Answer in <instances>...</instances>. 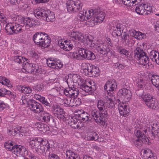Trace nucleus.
Listing matches in <instances>:
<instances>
[{
    "label": "nucleus",
    "instance_id": "nucleus-1",
    "mask_svg": "<svg viewBox=\"0 0 159 159\" xmlns=\"http://www.w3.org/2000/svg\"><path fill=\"white\" fill-rule=\"evenodd\" d=\"M145 85L137 84L138 90L136 93L141 99L144 104L148 108L156 110L158 106L157 102L155 97L150 93L142 94L143 92V89Z\"/></svg>",
    "mask_w": 159,
    "mask_h": 159
},
{
    "label": "nucleus",
    "instance_id": "nucleus-2",
    "mask_svg": "<svg viewBox=\"0 0 159 159\" xmlns=\"http://www.w3.org/2000/svg\"><path fill=\"white\" fill-rule=\"evenodd\" d=\"M69 39H70L66 40L63 43L61 41H59L58 43L61 48L66 51H69L73 47L72 43L75 40L81 42L84 40V36L82 34L77 31L72 32Z\"/></svg>",
    "mask_w": 159,
    "mask_h": 159
},
{
    "label": "nucleus",
    "instance_id": "nucleus-3",
    "mask_svg": "<svg viewBox=\"0 0 159 159\" xmlns=\"http://www.w3.org/2000/svg\"><path fill=\"white\" fill-rule=\"evenodd\" d=\"M95 12V11L93 9L87 10L85 12L81 11L77 17V18L81 21L87 20L90 19V20L86 22V25L89 27L93 26L96 24L98 23L95 17V15L94 16Z\"/></svg>",
    "mask_w": 159,
    "mask_h": 159
},
{
    "label": "nucleus",
    "instance_id": "nucleus-4",
    "mask_svg": "<svg viewBox=\"0 0 159 159\" xmlns=\"http://www.w3.org/2000/svg\"><path fill=\"white\" fill-rule=\"evenodd\" d=\"M134 58L138 61L144 68L148 69L151 63L149 62V58L147 53L140 48H136L134 51Z\"/></svg>",
    "mask_w": 159,
    "mask_h": 159
},
{
    "label": "nucleus",
    "instance_id": "nucleus-5",
    "mask_svg": "<svg viewBox=\"0 0 159 159\" xmlns=\"http://www.w3.org/2000/svg\"><path fill=\"white\" fill-rule=\"evenodd\" d=\"M79 93V90L75 88H66L64 89V94L68 97L64 100V103L66 106L70 107H73V98H75L77 97Z\"/></svg>",
    "mask_w": 159,
    "mask_h": 159
},
{
    "label": "nucleus",
    "instance_id": "nucleus-6",
    "mask_svg": "<svg viewBox=\"0 0 159 159\" xmlns=\"http://www.w3.org/2000/svg\"><path fill=\"white\" fill-rule=\"evenodd\" d=\"M35 16L38 19L41 17L46 19L48 22L53 21L55 20V16L53 13L49 10L39 8L36 9L34 11Z\"/></svg>",
    "mask_w": 159,
    "mask_h": 159
},
{
    "label": "nucleus",
    "instance_id": "nucleus-7",
    "mask_svg": "<svg viewBox=\"0 0 159 159\" xmlns=\"http://www.w3.org/2000/svg\"><path fill=\"white\" fill-rule=\"evenodd\" d=\"M85 39L84 38V40ZM80 43L78 42H73L74 43V45L75 48H76L78 50L79 53L80 55V51L84 50L86 48L94 47L95 44L93 42V41L90 38L89 36H87L86 40H84L83 41H80Z\"/></svg>",
    "mask_w": 159,
    "mask_h": 159
},
{
    "label": "nucleus",
    "instance_id": "nucleus-8",
    "mask_svg": "<svg viewBox=\"0 0 159 159\" xmlns=\"http://www.w3.org/2000/svg\"><path fill=\"white\" fill-rule=\"evenodd\" d=\"M83 4L80 1L69 0L66 2V7L68 11L70 12H76L80 10L82 8Z\"/></svg>",
    "mask_w": 159,
    "mask_h": 159
},
{
    "label": "nucleus",
    "instance_id": "nucleus-9",
    "mask_svg": "<svg viewBox=\"0 0 159 159\" xmlns=\"http://www.w3.org/2000/svg\"><path fill=\"white\" fill-rule=\"evenodd\" d=\"M29 102L30 109L34 113L39 114L43 111V108L39 103L33 99H31Z\"/></svg>",
    "mask_w": 159,
    "mask_h": 159
},
{
    "label": "nucleus",
    "instance_id": "nucleus-10",
    "mask_svg": "<svg viewBox=\"0 0 159 159\" xmlns=\"http://www.w3.org/2000/svg\"><path fill=\"white\" fill-rule=\"evenodd\" d=\"M52 111L54 116L58 119L64 121L65 120V112L61 108L57 105H54Z\"/></svg>",
    "mask_w": 159,
    "mask_h": 159
},
{
    "label": "nucleus",
    "instance_id": "nucleus-11",
    "mask_svg": "<svg viewBox=\"0 0 159 159\" xmlns=\"http://www.w3.org/2000/svg\"><path fill=\"white\" fill-rule=\"evenodd\" d=\"M117 87V84L116 82V81L114 79L110 80L107 81L105 84L104 89L105 90L107 93L106 94H108V93L110 95H111L112 93L111 92H113L115 91Z\"/></svg>",
    "mask_w": 159,
    "mask_h": 159
},
{
    "label": "nucleus",
    "instance_id": "nucleus-12",
    "mask_svg": "<svg viewBox=\"0 0 159 159\" xmlns=\"http://www.w3.org/2000/svg\"><path fill=\"white\" fill-rule=\"evenodd\" d=\"M68 123L75 129H79L83 126V123L80 120L77 119L75 116L71 117L68 119Z\"/></svg>",
    "mask_w": 159,
    "mask_h": 159
},
{
    "label": "nucleus",
    "instance_id": "nucleus-13",
    "mask_svg": "<svg viewBox=\"0 0 159 159\" xmlns=\"http://www.w3.org/2000/svg\"><path fill=\"white\" fill-rule=\"evenodd\" d=\"M146 130H143L142 129H137L134 131V133L136 137L139 139L143 143L145 144L148 143V139L146 137L145 134Z\"/></svg>",
    "mask_w": 159,
    "mask_h": 159
},
{
    "label": "nucleus",
    "instance_id": "nucleus-14",
    "mask_svg": "<svg viewBox=\"0 0 159 159\" xmlns=\"http://www.w3.org/2000/svg\"><path fill=\"white\" fill-rule=\"evenodd\" d=\"M87 48L84 50L80 51V55L85 59L90 60H93L96 58V57L94 53L91 51L87 49Z\"/></svg>",
    "mask_w": 159,
    "mask_h": 159
},
{
    "label": "nucleus",
    "instance_id": "nucleus-15",
    "mask_svg": "<svg viewBox=\"0 0 159 159\" xmlns=\"http://www.w3.org/2000/svg\"><path fill=\"white\" fill-rule=\"evenodd\" d=\"M152 129L150 135L151 139L153 140L155 138L159 137V124L155 122L151 124Z\"/></svg>",
    "mask_w": 159,
    "mask_h": 159
},
{
    "label": "nucleus",
    "instance_id": "nucleus-16",
    "mask_svg": "<svg viewBox=\"0 0 159 159\" xmlns=\"http://www.w3.org/2000/svg\"><path fill=\"white\" fill-rule=\"evenodd\" d=\"M118 109L121 116L126 117L128 116L129 111V107L125 103H120L118 105Z\"/></svg>",
    "mask_w": 159,
    "mask_h": 159
},
{
    "label": "nucleus",
    "instance_id": "nucleus-17",
    "mask_svg": "<svg viewBox=\"0 0 159 159\" xmlns=\"http://www.w3.org/2000/svg\"><path fill=\"white\" fill-rule=\"evenodd\" d=\"M122 26L121 24L119 23H115L113 24L111 29L113 35L119 36L121 35L122 32Z\"/></svg>",
    "mask_w": 159,
    "mask_h": 159
},
{
    "label": "nucleus",
    "instance_id": "nucleus-18",
    "mask_svg": "<svg viewBox=\"0 0 159 159\" xmlns=\"http://www.w3.org/2000/svg\"><path fill=\"white\" fill-rule=\"evenodd\" d=\"M48 36V34L44 32H37L33 36V40L36 45H39L41 44V41L44 37Z\"/></svg>",
    "mask_w": 159,
    "mask_h": 159
},
{
    "label": "nucleus",
    "instance_id": "nucleus-19",
    "mask_svg": "<svg viewBox=\"0 0 159 159\" xmlns=\"http://www.w3.org/2000/svg\"><path fill=\"white\" fill-rule=\"evenodd\" d=\"M26 149L24 147L19 145L14 144L12 152L17 156H22L25 154Z\"/></svg>",
    "mask_w": 159,
    "mask_h": 159
},
{
    "label": "nucleus",
    "instance_id": "nucleus-20",
    "mask_svg": "<svg viewBox=\"0 0 159 159\" xmlns=\"http://www.w3.org/2000/svg\"><path fill=\"white\" fill-rule=\"evenodd\" d=\"M96 48L97 51L103 55H106L110 51L107 45L104 43H97Z\"/></svg>",
    "mask_w": 159,
    "mask_h": 159
},
{
    "label": "nucleus",
    "instance_id": "nucleus-21",
    "mask_svg": "<svg viewBox=\"0 0 159 159\" xmlns=\"http://www.w3.org/2000/svg\"><path fill=\"white\" fill-rule=\"evenodd\" d=\"M90 85L85 84H83L80 86V88L86 93H91L93 92L96 89V86L95 84L93 82L89 83Z\"/></svg>",
    "mask_w": 159,
    "mask_h": 159
},
{
    "label": "nucleus",
    "instance_id": "nucleus-22",
    "mask_svg": "<svg viewBox=\"0 0 159 159\" xmlns=\"http://www.w3.org/2000/svg\"><path fill=\"white\" fill-rule=\"evenodd\" d=\"M108 116L107 110L104 112H101V114L95 120V122L99 125L104 126L105 125L107 121L106 119Z\"/></svg>",
    "mask_w": 159,
    "mask_h": 159
},
{
    "label": "nucleus",
    "instance_id": "nucleus-23",
    "mask_svg": "<svg viewBox=\"0 0 159 159\" xmlns=\"http://www.w3.org/2000/svg\"><path fill=\"white\" fill-rule=\"evenodd\" d=\"M104 100L105 101L106 109L107 108L111 109L114 107V103L112 99L111 95L109 94H105V96L104 97Z\"/></svg>",
    "mask_w": 159,
    "mask_h": 159
},
{
    "label": "nucleus",
    "instance_id": "nucleus-24",
    "mask_svg": "<svg viewBox=\"0 0 159 159\" xmlns=\"http://www.w3.org/2000/svg\"><path fill=\"white\" fill-rule=\"evenodd\" d=\"M42 139L40 137H35L33 138L29 142V146L30 148L33 150H35L40 145L39 143L41 141Z\"/></svg>",
    "mask_w": 159,
    "mask_h": 159
},
{
    "label": "nucleus",
    "instance_id": "nucleus-25",
    "mask_svg": "<svg viewBox=\"0 0 159 159\" xmlns=\"http://www.w3.org/2000/svg\"><path fill=\"white\" fill-rule=\"evenodd\" d=\"M80 112H81L80 114L79 113L77 115V116L80 120H82L87 122V123H88L89 121H91L92 118L90 117L89 114L83 110L80 111Z\"/></svg>",
    "mask_w": 159,
    "mask_h": 159
},
{
    "label": "nucleus",
    "instance_id": "nucleus-26",
    "mask_svg": "<svg viewBox=\"0 0 159 159\" xmlns=\"http://www.w3.org/2000/svg\"><path fill=\"white\" fill-rule=\"evenodd\" d=\"M92 64L89 63H83L82 64V69L84 72L85 75L89 76L92 70Z\"/></svg>",
    "mask_w": 159,
    "mask_h": 159
},
{
    "label": "nucleus",
    "instance_id": "nucleus-27",
    "mask_svg": "<svg viewBox=\"0 0 159 159\" xmlns=\"http://www.w3.org/2000/svg\"><path fill=\"white\" fill-rule=\"evenodd\" d=\"M22 23L25 25L26 29H29L30 27L33 26L34 25V21L32 19L28 17L26 18H22Z\"/></svg>",
    "mask_w": 159,
    "mask_h": 159
},
{
    "label": "nucleus",
    "instance_id": "nucleus-28",
    "mask_svg": "<svg viewBox=\"0 0 159 159\" xmlns=\"http://www.w3.org/2000/svg\"><path fill=\"white\" fill-rule=\"evenodd\" d=\"M119 92L121 94L127 99L126 101H129L131 99L132 94L130 90L124 88L120 89Z\"/></svg>",
    "mask_w": 159,
    "mask_h": 159
},
{
    "label": "nucleus",
    "instance_id": "nucleus-29",
    "mask_svg": "<svg viewBox=\"0 0 159 159\" xmlns=\"http://www.w3.org/2000/svg\"><path fill=\"white\" fill-rule=\"evenodd\" d=\"M95 11L94 15L95 17L99 23H101L105 18V13L102 11L94 10Z\"/></svg>",
    "mask_w": 159,
    "mask_h": 159
},
{
    "label": "nucleus",
    "instance_id": "nucleus-30",
    "mask_svg": "<svg viewBox=\"0 0 159 159\" xmlns=\"http://www.w3.org/2000/svg\"><path fill=\"white\" fill-rule=\"evenodd\" d=\"M131 34L135 38L140 40L143 39L146 37L145 34L133 30L131 32Z\"/></svg>",
    "mask_w": 159,
    "mask_h": 159
},
{
    "label": "nucleus",
    "instance_id": "nucleus-31",
    "mask_svg": "<svg viewBox=\"0 0 159 159\" xmlns=\"http://www.w3.org/2000/svg\"><path fill=\"white\" fill-rule=\"evenodd\" d=\"M51 42V40L49 37L48 38V36L43 38V39L41 41V44H40L39 46L44 48L48 47L50 46Z\"/></svg>",
    "mask_w": 159,
    "mask_h": 159
},
{
    "label": "nucleus",
    "instance_id": "nucleus-32",
    "mask_svg": "<svg viewBox=\"0 0 159 159\" xmlns=\"http://www.w3.org/2000/svg\"><path fill=\"white\" fill-rule=\"evenodd\" d=\"M117 51L120 54L123 55L128 57L130 53L129 51L121 46H118L116 48Z\"/></svg>",
    "mask_w": 159,
    "mask_h": 159
},
{
    "label": "nucleus",
    "instance_id": "nucleus-33",
    "mask_svg": "<svg viewBox=\"0 0 159 159\" xmlns=\"http://www.w3.org/2000/svg\"><path fill=\"white\" fill-rule=\"evenodd\" d=\"M36 127L39 130L43 132H46L49 130V127L46 124L40 122L36 123L35 124Z\"/></svg>",
    "mask_w": 159,
    "mask_h": 159
},
{
    "label": "nucleus",
    "instance_id": "nucleus-34",
    "mask_svg": "<svg viewBox=\"0 0 159 159\" xmlns=\"http://www.w3.org/2000/svg\"><path fill=\"white\" fill-rule=\"evenodd\" d=\"M97 106L98 109L100 111L104 112V110L106 109L104 99L103 100L100 99L98 100Z\"/></svg>",
    "mask_w": 159,
    "mask_h": 159
},
{
    "label": "nucleus",
    "instance_id": "nucleus-35",
    "mask_svg": "<svg viewBox=\"0 0 159 159\" xmlns=\"http://www.w3.org/2000/svg\"><path fill=\"white\" fill-rule=\"evenodd\" d=\"M52 117V116L49 113L44 112L42 114L40 117V120L43 122L48 123L50 121L51 118Z\"/></svg>",
    "mask_w": 159,
    "mask_h": 159
},
{
    "label": "nucleus",
    "instance_id": "nucleus-36",
    "mask_svg": "<svg viewBox=\"0 0 159 159\" xmlns=\"http://www.w3.org/2000/svg\"><path fill=\"white\" fill-rule=\"evenodd\" d=\"M122 3L128 7L132 6L134 4H136L140 3L141 0H122Z\"/></svg>",
    "mask_w": 159,
    "mask_h": 159
},
{
    "label": "nucleus",
    "instance_id": "nucleus-37",
    "mask_svg": "<svg viewBox=\"0 0 159 159\" xmlns=\"http://www.w3.org/2000/svg\"><path fill=\"white\" fill-rule=\"evenodd\" d=\"M12 26L13 28V34H17L21 32L22 27H24V26H22V25L16 23H12Z\"/></svg>",
    "mask_w": 159,
    "mask_h": 159
},
{
    "label": "nucleus",
    "instance_id": "nucleus-38",
    "mask_svg": "<svg viewBox=\"0 0 159 159\" xmlns=\"http://www.w3.org/2000/svg\"><path fill=\"white\" fill-rule=\"evenodd\" d=\"M151 81L153 85L156 88L159 87V76L152 75L151 77Z\"/></svg>",
    "mask_w": 159,
    "mask_h": 159
},
{
    "label": "nucleus",
    "instance_id": "nucleus-39",
    "mask_svg": "<svg viewBox=\"0 0 159 159\" xmlns=\"http://www.w3.org/2000/svg\"><path fill=\"white\" fill-rule=\"evenodd\" d=\"M149 57L153 61L156 62L159 56V53L155 50H152L149 53Z\"/></svg>",
    "mask_w": 159,
    "mask_h": 159
},
{
    "label": "nucleus",
    "instance_id": "nucleus-40",
    "mask_svg": "<svg viewBox=\"0 0 159 159\" xmlns=\"http://www.w3.org/2000/svg\"><path fill=\"white\" fill-rule=\"evenodd\" d=\"M99 138V136L96 132L92 131L87 135V139L89 140H96Z\"/></svg>",
    "mask_w": 159,
    "mask_h": 159
},
{
    "label": "nucleus",
    "instance_id": "nucleus-41",
    "mask_svg": "<svg viewBox=\"0 0 159 159\" xmlns=\"http://www.w3.org/2000/svg\"><path fill=\"white\" fill-rule=\"evenodd\" d=\"M99 70L98 67L92 65V70L91 71L90 74V77H97L99 75Z\"/></svg>",
    "mask_w": 159,
    "mask_h": 159
},
{
    "label": "nucleus",
    "instance_id": "nucleus-42",
    "mask_svg": "<svg viewBox=\"0 0 159 159\" xmlns=\"http://www.w3.org/2000/svg\"><path fill=\"white\" fill-rule=\"evenodd\" d=\"M0 83L9 87L11 88L12 87V85L10 83L9 80L4 76H0Z\"/></svg>",
    "mask_w": 159,
    "mask_h": 159
},
{
    "label": "nucleus",
    "instance_id": "nucleus-43",
    "mask_svg": "<svg viewBox=\"0 0 159 159\" xmlns=\"http://www.w3.org/2000/svg\"><path fill=\"white\" fill-rule=\"evenodd\" d=\"M43 105L47 107H52L54 105L53 103V102L50 101H48L47 99H46L44 97L42 98L41 101L40 102Z\"/></svg>",
    "mask_w": 159,
    "mask_h": 159
},
{
    "label": "nucleus",
    "instance_id": "nucleus-44",
    "mask_svg": "<svg viewBox=\"0 0 159 159\" xmlns=\"http://www.w3.org/2000/svg\"><path fill=\"white\" fill-rule=\"evenodd\" d=\"M143 5L140 4L136 7L135 11L138 14L142 15H146V13H145Z\"/></svg>",
    "mask_w": 159,
    "mask_h": 159
},
{
    "label": "nucleus",
    "instance_id": "nucleus-45",
    "mask_svg": "<svg viewBox=\"0 0 159 159\" xmlns=\"http://www.w3.org/2000/svg\"><path fill=\"white\" fill-rule=\"evenodd\" d=\"M41 139H42V140L39 143L40 145H41L42 146H43L44 147L46 148V152H49L50 149H51V148L50 147L49 143L47 140H46V139H43L41 138Z\"/></svg>",
    "mask_w": 159,
    "mask_h": 159
},
{
    "label": "nucleus",
    "instance_id": "nucleus-46",
    "mask_svg": "<svg viewBox=\"0 0 159 159\" xmlns=\"http://www.w3.org/2000/svg\"><path fill=\"white\" fill-rule=\"evenodd\" d=\"M12 95L13 96H15L14 94L13 93L9 90H8L4 88H2L0 89V97H4L5 95Z\"/></svg>",
    "mask_w": 159,
    "mask_h": 159
},
{
    "label": "nucleus",
    "instance_id": "nucleus-47",
    "mask_svg": "<svg viewBox=\"0 0 159 159\" xmlns=\"http://www.w3.org/2000/svg\"><path fill=\"white\" fill-rule=\"evenodd\" d=\"M14 60L15 61L19 64H24V62L26 61V59L24 57L21 56H14Z\"/></svg>",
    "mask_w": 159,
    "mask_h": 159
},
{
    "label": "nucleus",
    "instance_id": "nucleus-48",
    "mask_svg": "<svg viewBox=\"0 0 159 159\" xmlns=\"http://www.w3.org/2000/svg\"><path fill=\"white\" fill-rule=\"evenodd\" d=\"M77 154L75 153L70 150L66 151V155L67 159H75Z\"/></svg>",
    "mask_w": 159,
    "mask_h": 159
},
{
    "label": "nucleus",
    "instance_id": "nucleus-49",
    "mask_svg": "<svg viewBox=\"0 0 159 159\" xmlns=\"http://www.w3.org/2000/svg\"><path fill=\"white\" fill-rule=\"evenodd\" d=\"M19 89L20 90L22 93L25 94L30 93L32 91V89L29 87L20 85Z\"/></svg>",
    "mask_w": 159,
    "mask_h": 159
},
{
    "label": "nucleus",
    "instance_id": "nucleus-50",
    "mask_svg": "<svg viewBox=\"0 0 159 159\" xmlns=\"http://www.w3.org/2000/svg\"><path fill=\"white\" fill-rule=\"evenodd\" d=\"M14 144H15V143L13 142H6L4 144V146L7 150L11 151L12 152Z\"/></svg>",
    "mask_w": 159,
    "mask_h": 159
},
{
    "label": "nucleus",
    "instance_id": "nucleus-51",
    "mask_svg": "<svg viewBox=\"0 0 159 159\" xmlns=\"http://www.w3.org/2000/svg\"><path fill=\"white\" fill-rule=\"evenodd\" d=\"M101 114V112L97 109L93 110L91 112V116L94 120L95 121Z\"/></svg>",
    "mask_w": 159,
    "mask_h": 159
},
{
    "label": "nucleus",
    "instance_id": "nucleus-52",
    "mask_svg": "<svg viewBox=\"0 0 159 159\" xmlns=\"http://www.w3.org/2000/svg\"><path fill=\"white\" fill-rule=\"evenodd\" d=\"M12 23H9L7 24L5 27V30L8 34H13V28Z\"/></svg>",
    "mask_w": 159,
    "mask_h": 159
},
{
    "label": "nucleus",
    "instance_id": "nucleus-53",
    "mask_svg": "<svg viewBox=\"0 0 159 159\" xmlns=\"http://www.w3.org/2000/svg\"><path fill=\"white\" fill-rule=\"evenodd\" d=\"M46 148L44 146L40 145L36 148L35 151L38 154L41 155L46 152Z\"/></svg>",
    "mask_w": 159,
    "mask_h": 159
},
{
    "label": "nucleus",
    "instance_id": "nucleus-54",
    "mask_svg": "<svg viewBox=\"0 0 159 159\" xmlns=\"http://www.w3.org/2000/svg\"><path fill=\"white\" fill-rule=\"evenodd\" d=\"M143 152V156L145 157V159H148L149 157H151V155L153 153L151 150L148 148L144 149Z\"/></svg>",
    "mask_w": 159,
    "mask_h": 159
},
{
    "label": "nucleus",
    "instance_id": "nucleus-55",
    "mask_svg": "<svg viewBox=\"0 0 159 159\" xmlns=\"http://www.w3.org/2000/svg\"><path fill=\"white\" fill-rule=\"evenodd\" d=\"M55 58L50 57L47 60V63L48 66L52 68H54V62Z\"/></svg>",
    "mask_w": 159,
    "mask_h": 159
},
{
    "label": "nucleus",
    "instance_id": "nucleus-56",
    "mask_svg": "<svg viewBox=\"0 0 159 159\" xmlns=\"http://www.w3.org/2000/svg\"><path fill=\"white\" fill-rule=\"evenodd\" d=\"M54 68H61L63 66V64L61 61L57 58H55L54 62Z\"/></svg>",
    "mask_w": 159,
    "mask_h": 159
},
{
    "label": "nucleus",
    "instance_id": "nucleus-57",
    "mask_svg": "<svg viewBox=\"0 0 159 159\" xmlns=\"http://www.w3.org/2000/svg\"><path fill=\"white\" fill-rule=\"evenodd\" d=\"M73 107H75L78 106L80 105L82 103L81 99L78 98H73Z\"/></svg>",
    "mask_w": 159,
    "mask_h": 159
},
{
    "label": "nucleus",
    "instance_id": "nucleus-58",
    "mask_svg": "<svg viewBox=\"0 0 159 159\" xmlns=\"http://www.w3.org/2000/svg\"><path fill=\"white\" fill-rule=\"evenodd\" d=\"M26 96H22L21 97V100L23 104H27L29 106V102H30V99H29L27 98Z\"/></svg>",
    "mask_w": 159,
    "mask_h": 159
},
{
    "label": "nucleus",
    "instance_id": "nucleus-59",
    "mask_svg": "<svg viewBox=\"0 0 159 159\" xmlns=\"http://www.w3.org/2000/svg\"><path fill=\"white\" fill-rule=\"evenodd\" d=\"M143 5L144 8L145 9L144 10L145 11V13H146V14H148L151 12V7L150 6H148V5L146 4H143Z\"/></svg>",
    "mask_w": 159,
    "mask_h": 159
},
{
    "label": "nucleus",
    "instance_id": "nucleus-60",
    "mask_svg": "<svg viewBox=\"0 0 159 159\" xmlns=\"http://www.w3.org/2000/svg\"><path fill=\"white\" fill-rule=\"evenodd\" d=\"M48 159H60L59 157L54 153H50L49 152L48 156Z\"/></svg>",
    "mask_w": 159,
    "mask_h": 159
},
{
    "label": "nucleus",
    "instance_id": "nucleus-61",
    "mask_svg": "<svg viewBox=\"0 0 159 159\" xmlns=\"http://www.w3.org/2000/svg\"><path fill=\"white\" fill-rule=\"evenodd\" d=\"M32 70L33 72H35L37 73L41 74L42 72V69L39 68L37 64H36L34 68L32 69Z\"/></svg>",
    "mask_w": 159,
    "mask_h": 159
},
{
    "label": "nucleus",
    "instance_id": "nucleus-62",
    "mask_svg": "<svg viewBox=\"0 0 159 159\" xmlns=\"http://www.w3.org/2000/svg\"><path fill=\"white\" fill-rule=\"evenodd\" d=\"M133 142L135 146L138 148L140 147L142 145V142L139 139H134L133 140Z\"/></svg>",
    "mask_w": 159,
    "mask_h": 159
},
{
    "label": "nucleus",
    "instance_id": "nucleus-63",
    "mask_svg": "<svg viewBox=\"0 0 159 159\" xmlns=\"http://www.w3.org/2000/svg\"><path fill=\"white\" fill-rule=\"evenodd\" d=\"M7 104L4 102L3 101L0 100V109L2 110H3L6 107Z\"/></svg>",
    "mask_w": 159,
    "mask_h": 159
},
{
    "label": "nucleus",
    "instance_id": "nucleus-64",
    "mask_svg": "<svg viewBox=\"0 0 159 159\" xmlns=\"http://www.w3.org/2000/svg\"><path fill=\"white\" fill-rule=\"evenodd\" d=\"M121 38L122 39L124 40L125 42L126 41L128 42L127 40H128V39L129 38V35L125 32L123 34Z\"/></svg>",
    "mask_w": 159,
    "mask_h": 159
}]
</instances>
